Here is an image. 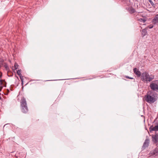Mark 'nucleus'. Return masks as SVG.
<instances>
[{
    "label": "nucleus",
    "mask_w": 158,
    "mask_h": 158,
    "mask_svg": "<svg viewBox=\"0 0 158 158\" xmlns=\"http://www.w3.org/2000/svg\"><path fill=\"white\" fill-rule=\"evenodd\" d=\"M4 67H5V68L6 69H7L8 68V65L7 64H5V65H4Z\"/></svg>",
    "instance_id": "4be33fe9"
},
{
    "label": "nucleus",
    "mask_w": 158,
    "mask_h": 158,
    "mask_svg": "<svg viewBox=\"0 0 158 158\" xmlns=\"http://www.w3.org/2000/svg\"><path fill=\"white\" fill-rule=\"evenodd\" d=\"M21 110L24 113H27L28 110L27 103L25 98L23 97L21 98L20 101Z\"/></svg>",
    "instance_id": "7ed1b4c3"
},
{
    "label": "nucleus",
    "mask_w": 158,
    "mask_h": 158,
    "mask_svg": "<svg viewBox=\"0 0 158 158\" xmlns=\"http://www.w3.org/2000/svg\"><path fill=\"white\" fill-rule=\"evenodd\" d=\"M149 139H146L143 143L142 149L143 150L148 147L149 146Z\"/></svg>",
    "instance_id": "0eeeda50"
},
{
    "label": "nucleus",
    "mask_w": 158,
    "mask_h": 158,
    "mask_svg": "<svg viewBox=\"0 0 158 158\" xmlns=\"http://www.w3.org/2000/svg\"><path fill=\"white\" fill-rule=\"evenodd\" d=\"M152 140L153 143H158V134H156L152 136Z\"/></svg>",
    "instance_id": "423d86ee"
},
{
    "label": "nucleus",
    "mask_w": 158,
    "mask_h": 158,
    "mask_svg": "<svg viewBox=\"0 0 158 158\" xmlns=\"http://www.w3.org/2000/svg\"><path fill=\"white\" fill-rule=\"evenodd\" d=\"M19 76L20 77V79L21 81L22 80H23V77L22 75L21 74L20 75H19Z\"/></svg>",
    "instance_id": "a211bd4d"
},
{
    "label": "nucleus",
    "mask_w": 158,
    "mask_h": 158,
    "mask_svg": "<svg viewBox=\"0 0 158 158\" xmlns=\"http://www.w3.org/2000/svg\"><path fill=\"white\" fill-rule=\"evenodd\" d=\"M21 70H18V71H17V73L19 75H20L21 74V73H20V72H21Z\"/></svg>",
    "instance_id": "f3484780"
},
{
    "label": "nucleus",
    "mask_w": 158,
    "mask_h": 158,
    "mask_svg": "<svg viewBox=\"0 0 158 158\" xmlns=\"http://www.w3.org/2000/svg\"><path fill=\"white\" fill-rule=\"evenodd\" d=\"M2 85V86H1L0 87V91H1L2 89L3 88V86H5L3 85Z\"/></svg>",
    "instance_id": "5701e85b"
},
{
    "label": "nucleus",
    "mask_w": 158,
    "mask_h": 158,
    "mask_svg": "<svg viewBox=\"0 0 158 158\" xmlns=\"http://www.w3.org/2000/svg\"><path fill=\"white\" fill-rule=\"evenodd\" d=\"M157 94L155 92L150 91L145 95V100L149 103H153L157 100Z\"/></svg>",
    "instance_id": "f257e3e1"
},
{
    "label": "nucleus",
    "mask_w": 158,
    "mask_h": 158,
    "mask_svg": "<svg viewBox=\"0 0 158 158\" xmlns=\"http://www.w3.org/2000/svg\"><path fill=\"white\" fill-rule=\"evenodd\" d=\"M153 23L155 24L158 23V14L156 15L152 20Z\"/></svg>",
    "instance_id": "9d476101"
},
{
    "label": "nucleus",
    "mask_w": 158,
    "mask_h": 158,
    "mask_svg": "<svg viewBox=\"0 0 158 158\" xmlns=\"http://www.w3.org/2000/svg\"><path fill=\"white\" fill-rule=\"evenodd\" d=\"M2 76V73L0 72V84L1 85H3L5 87L6 86V82L5 81V80H2L1 79Z\"/></svg>",
    "instance_id": "1a4fd4ad"
},
{
    "label": "nucleus",
    "mask_w": 158,
    "mask_h": 158,
    "mask_svg": "<svg viewBox=\"0 0 158 158\" xmlns=\"http://www.w3.org/2000/svg\"><path fill=\"white\" fill-rule=\"evenodd\" d=\"M151 153L152 155H157L158 154V148L157 147L155 148Z\"/></svg>",
    "instance_id": "9b49d317"
},
{
    "label": "nucleus",
    "mask_w": 158,
    "mask_h": 158,
    "mask_svg": "<svg viewBox=\"0 0 158 158\" xmlns=\"http://www.w3.org/2000/svg\"><path fill=\"white\" fill-rule=\"evenodd\" d=\"M21 81V82H22L21 85H22V88L23 89V80H22Z\"/></svg>",
    "instance_id": "412c9836"
},
{
    "label": "nucleus",
    "mask_w": 158,
    "mask_h": 158,
    "mask_svg": "<svg viewBox=\"0 0 158 158\" xmlns=\"http://www.w3.org/2000/svg\"><path fill=\"white\" fill-rule=\"evenodd\" d=\"M149 2L153 6H154L155 5L151 0H149Z\"/></svg>",
    "instance_id": "2eb2a0df"
},
{
    "label": "nucleus",
    "mask_w": 158,
    "mask_h": 158,
    "mask_svg": "<svg viewBox=\"0 0 158 158\" xmlns=\"http://www.w3.org/2000/svg\"><path fill=\"white\" fill-rule=\"evenodd\" d=\"M133 71L134 73L138 77H139L141 76V74L140 71L138 70L136 68H134Z\"/></svg>",
    "instance_id": "6e6552de"
},
{
    "label": "nucleus",
    "mask_w": 158,
    "mask_h": 158,
    "mask_svg": "<svg viewBox=\"0 0 158 158\" xmlns=\"http://www.w3.org/2000/svg\"><path fill=\"white\" fill-rule=\"evenodd\" d=\"M139 20L140 21L143 22V23H145L146 21V19L143 18L140 19Z\"/></svg>",
    "instance_id": "4468645a"
},
{
    "label": "nucleus",
    "mask_w": 158,
    "mask_h": 158,
    "mask_svg": "<svg viewBox=\"0 0 158 158\" xmlns=\"http://www.w3.org/2000/svg\"><path fill=\"white\" fill-rule=\"evenodd\" d=\"M2 62L0 60V68L1 67V65H2Z\"/></svg>",
    "instance_id": "b1692460"
},
{
    "label": "nucleus",
    "mask_w": 158,
    "mask_h": 158,
    "mask_svg": "<svg viewBox=\"0 0 158 158\" xmlns=\"http://www.w3.org/2000/svg\"><path fill=\"white\" fill-rule=\"evenodd\" d=\"M147 33V31L145 29H143V30H142V34L143 36H144L145 35H146Z\"/></svg>",
    "instance_id": "ddd939ff"
},
{
    "label": "nucleus",
    "mask_w": 158,
    "mask_h": 158,
    "mask_svg": "<svg viewBox=\"0 0 158 158\" xmlns=\"http://www.w3.org/2000/svg\"><path fill=\"white\" fill-rule=\"evenodd\" d=\"M153 26H154L153 25H149V26H148V27L149 29H151L153 27Z\"/></svg>",
    "instance_id": "6ab92c4d"
},
{
    "label": "nucleus",
    "mask_w": 158,
    "mask_h": 158,
    "mask_svg": "<svg viewBox=\"0 0 158 158\" xmlns=\"http://www.w3.org/2000/svg\"><path fill=\"white\" fill-rule=\"evenodd\" d=\"M150 87L152 90L158 92V80H156L152 82Z\"/></svg>",
    "instance_id": "20e7f679"
},
{
    "label": "nucleus",
    "mask_w": 158,
    "mask_h": 158,
    "mask_svg": "<svg viewBox=\"0 0 158 158\" xmlns=\"http://www.w3.org/2000/svg\"><path fill=\"white\" fill-rule=\"evenodd\" d=\"M155 125L154 127L152 125L149 127V130L150 132L152 131H158V121L155 123Z\"/></svg>",
    "instance_id": "39448f33"
},
{
    "label": "nucleus",
    "mask_w": 158,
    "mask_h": 158,
    "mask_svg": "<svg viewBox=\"0 0 158 158\" xmlns=\"http://www.w3.org/2000/svg\"><path fill=\"white\" fill-rule=\"evenodd\" d=\"M154 78V77H151L148 73L146 72L143 73L141 75V80L144 82L147 83L150 82Z\"/></svg>",
    "instance_id": "f03ea898"
},
{
    "label": "nucleus",
    "mask_w": 158,
    "mask_h": 158,
    "mask_svg": "<svg viewBox=\"0 0 158 158\" xmlns=\"http://www.w3.org/2000/svg\"><path fill=\"white\" fill-rule=\"evenodd\" d=\"M126 77L127 78L129 79H134V78L133 77H129L128 76H126Z\"/></svg>",
    "instance_id": "aec40b11"
},
{
    "label": "nucleus",
    "mask_w": 158,
    "mask_h": 158,
    "mask_svg": "<svg viewBox=\"0 0 158 158\" xmlns=\"http://www.w3.org/2000/svg\"><path fill=\"white\" fill-rule=\"evenodd\" d=\"M128 10L130 13L131 14L134 13L135 12V9L132 7L129 8L128 9Z\"/></svg>",
    "instance_id": "f8f14e48"
},
{
    "label": "nucleus",
    "mask_w": 158,
    "mask_h": 158,
    "mask_svg": "<svg viewBox=\"0 0 158 158\" xmlns=\"http://www.w3.org/2000/svg\"><path fill=\"white\" fill-rule=\"evenodd\" d=\"M17 66H18V64L17 63H15L14 65L15 69H17Z\"/></svg>",
    "instance_id": "dca6fc26"
}]
</instances>
